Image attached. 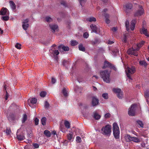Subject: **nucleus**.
<instances>
[{
    "mask_svg": "<svg viewBox=\"0 0 149 149\" xmlns=\"http://www.w3.org/2000/svg\"><path fill=\"white\" fill-rule=\"evenodd\" d=\"M136 107V106L135 104H132L131 105L128 111V114L130 116H133L134 115Z\"/></svg>",
    "mask_w": 149,
    "mask_h": 149,
    "instance_id": "7",
    "label": "nucleus"
},
{
    "mask_svg": "<svg viewBox=\"0 0 149 149\" xmlns=\"http://www.w3.org/2000/svg\"><path fill=\"white\" fill-rule=\"evenodd\" d=\"M17 138L19 140H22L25 139V137L23 135H17Z\"/></svg>",
    "mask_w": 149,
    "mask_h": 149,
    "instance_id": "33",
    "label": "nucleus"
},
{
    "mask_svg": "<svg viewBox=\"0 0 149 149\" xmlns=\"http://www.w3.org/2000/svg\"><path fill=\"white\" fill-rule=\"evenodd\" d=\"M34 122L35 124L36 125H37L39 123V120L38 119L36 118L34 120Z\"/></svg>",
    "mask_w": 149,
    "mask_h": 149,
    "instance_id": "52",
    "label": "nucleus"
},
{
    "mask_svg": "<svg viewBox=\"0 0 149 149\" xmlns=\"http://www.w3.org/2000/svg\"><path fill=\"white\" fill-rule=\"evenodd\" d=\"M139 63L141 65H144L146 67L147 65V64L146 62L144 61H139Z\"/></svg>",
    "mask_w": 149,
    "mask_h": 149,
    "instance_id": "39",
    "label": "nucleus"
},
{
    "mask_svg": "<svg viewBox=\"0 0 149 149\" xmlns=\"http://www.w3.org/2000/svg\"><path fill=\"white\" fill-rule=\"evenodd\" d=\"M132 5L131 3H128L125 5V11L127 13H128V11L129 10L131 9L132 8Z\"/></svg>",
    "mask_w": 149,
    "mask_h": 149,
    "instance_id": "17",
    "label": "nucleus"
},
{
    "mask_svg": "<svg viewBox=\"0 0 149 149\" xmlns=\"http://www.w3.org/2000/svg\"><path fill=\"white\" fill-rule=\"evenodd\" d=\"M44 106L45 107L46 109H48L49 107V104L47 101H46L45 102Z\"/></svg>",
    "mask_w": 149,
    "mask_h": 149,
    "instance_id": "48",
    "label": "nucleus"
},
{
    "mask_svg": "<svg viewBox=\"0 0 149 149\" xmlns=\"http://www.w3.org/2000/svg\"><path fill=\"white\" fill-rule=\"evenodd\" d=\"M125 139L127 142H129L132 141V137L129 134H127L125 136Z\"/></svg>",
    "mask_w": 149,
    "mask_h": 149,
    "instance_id": "20",
    "label": "nucleus"
},
{
    "mask_svg": "<svg viewBox=\"0 0 149 149\" xmlns=\"http://www.w3.org/2000/svg\"><path fill=\"white\" fill-rule=\"evenodd\" d=\"M21 45L19 43H17L15 45V47L16 48L18 49H21Z\"/></svg>",
    "mask_w": 149,
    "mask_h": 149,
    "instance_id": "43",
    "label": "nucleus"
},
{
    "mask_svg": "<svg viewBox=\"0 0 149 149\" xmlns=\"http://www.w3.org/2000/svg\"><path fill=\"white\" fill-rule=\"evenodd\" d=\"M27 116L25 114H24L23 115L22 122L23 123H24L25 121L27 120Z\"/></svg>",
    "mask_w": 149,
    "mask_h": 149,
    "instance_id": "31",
    "label": "nucleus"
},
{
    "mask_svg": "<svg viewBox=\"0 0 149 149\" xmlns=\"http://www.w3.org/2000/svg\"><path fill=\"white\" fill-rule=\"evenodd\" d=\"M106 68H108L111 69H113L115 71H116L117 70L116 68L113 64L109 61H105L104 62V66L102 67V68L104 69Z\"/></svg>",
    "mask_w": 149,
    "mask_h": 149,
    "instance_id": "6",
    "label": "nucleus"
},
{
    "mask_svg": "<svg viewBox=\"0 0 149 149\" xmlns=\"http://www.w3.org/2000/svg\"><path fill=\"white\" fill-rule=\"evenodd\" d=\"M144 41H142L139 43H137L136 45L137 47L136 48V50H137L138 51H139L140 47L144 44Z\"/></svg>",
    "mask_w": 149,
    "mask_h": 149,
    "instance_id": "22",
    "label": "nucleus"
},
{
    "mask_svg": "<svg viewBox=\"0 0 149 149\" xmlns=\"http://www.w3.org/2000/svg\"><path fill=\"white\" fill-rule=\"evenodd\" d=\"M61 4L64 6H65V2L64 1H61L60 2Z\"/></svg>",
    "mask_w": 149,
    "mask_h": 149,
    "instance_id": "58",
    "label": "nucleus"
},
{
    "mask_svg": "<svg viewBox=\"0 0 149 149\" xmlns=\"http://www.w3.org/2000/svg\"><path fill=\"white\" fill-rule=\"evenodd\" d=\"M90 27L92 29V31L94 32L97 33V28L95 25L91 24L90 25Z\"/></svg>",
    "mask_w": 149,
    "mask_h": 149,
    "instance_id": "23",
    "label": "nucleus"
},
{
    "mask_svg": "<svg viewBox=\"0 0 149 149\" xmlns=\"http://www.w3.org/2000/svg\"><path fill=\"white\" fill-rule=\"evenodd\" d=\"M102 96L105 99H107L108 98V94H102Z\"/></svg>",
    "mask_w": 149,
    "mask_h": 149,
    "instance_id": "49",
    "label": "nucleus"
},
{
    "mask_svg": "<svg viewBox=\"0 0 149 149\" xmlns=\"http://www.w3.org/2000/svg\"><path fill=\"white\" fill-rule=\"evenodd\" d=\"M10 87L8 84L6 83H4L3 91L6 93H10L11 92Z\"/></svg>",
    "mask_w": 149,
    "mask_h": 149,
    "instance_id": "9",
    "label": "nucleus"
},
{
    "mask_svg": "<svg viewBox=\"0 0 149 149\" xmlns=\"http://www.w3.org/2000/svg\"><path fill=\"white\" fill-rule=\"evenodd\" d=\"M114 43V42L112 41H111V40H108V44L110 45H111L112 44H113Z\"/></svg>",
    "mask_w": 149,
    "mask_h": 149,
    "instance_id": "63",
    "label": "nucleus"
},
{
    "mask_svg": "<svg viewBox=\"0 0 149 149\" xmlns=\"http://www.w3.org/2000/svg\"><path fill=\"white\" fill-rule=\"evenodd\" d=\"M79 50L84 52L85 51V47H83L82 44H80L79 46Z\"/></svg>",
    "mask_w": 149,
    "mask_h": 149,
    "instance_id": "29",
    "label": "nucleus"
},
{
    "mask_svg": "<svg viewBox=\"0 0 149 149\" xmlns=\"http://www.w3.org/2000/svg\"><path fill=\"white\" fill-rule=\"evenodd\" d=\"M56 81V79L54 77H52L51 83L52 84H54L55 83Z\"/></svg>",
    "mask_w": 149,
    "mask_h": 149,
    "instance_id": "50",
    "label": "nucleus"
},
{
    "mask_svg": "<svg viewBox=\"0 0 149 149\" xmlns=\"http://www.w3.org/2000/svg\"><path fill=\"white\" fill-rule=\"evenodd\" d=\"M89 34L88 33L85 32L83 34V37L84 38H88Z\"/></svg>",
    "mask_w": 149,
    "mask_h": 149,
    "instance_id": "44",
    "label": "nucleus"
},
{
    "mask_svg": "<svg viewBox=\"0 0 149 149\" xmlns=\"http://www.w3.org/2000/svg\"><path fill=\"white\" fill-rule=\"evenodd\" d=\"M49 26L51 29V31L53 33H54L56 30H57L58 26L57 25L54 24H49Z\"/></svg>",
    "mask_w": 149,
    "mask_h": 149,
    "instance_id": "13",
    "label": "nucleus"
},
{
    "mask_svg": "<svg viewBox=\"0 0 149 149\" xmlns=\"http://www.w3.org/2000/svg\"><path fill=\"white\" fill-rule=\"evenodd\" d=\"M117 30V28L115 27H113L112 29H111V30L112 31H113V32H115Z\"/></svg>",
    "mask_w": 149,
    "mask_h": 149,
    "instance_id": "59",
    "label": "nucleus"
},
{
    "mask_svg": "<svg viewBox=\"0 0 149 149\" xmlns=\"http://www.w3.org/2000/svg\"><path fill=\"white\" fill-rule=\"evenodd\" d=\"M106 19H109V15L108 14H105L104 15Z\"/></svg>",
    "mask_w": 149,
    "mask_h": 149,
    "instance_id": "61",
    "label": "nucleus"
},
{
    "mask_svg": "<svg viewBox=\"0 0 149 149\" xmlns=\"http://www.w3.org/2000/svg\"><path fill=\"white\" fill-rule=\"evenodd\" d=\"M111 127L109 125H107L104 127L102 128L103 133L104 134L109 136L111 132Z\"/></svg>",
    "mask_w": 149,
    "mask_h": 149,
    "instance_id": "5",
    "label": "nucleus"
},
{
    "mask_svg": "<svg viewBox=\"0 0 149 149\" xmlns=\"http://www.w3.org/2000/svg\"><path fill=\"white\" fill-rule=\"evenodd\" d=\"M136 22V19L132 20L131 22V25L130 28L129 21L127 20L125 22V26L127 30L128 31L130 30V29L132 31L134 29Z\"/></svg>",
    "mask_w": 149,
    "mask_h": 149,
    "instance_id": "2",
    "label": "nucleus"
},
{
    "mask_svg": "<svg viewBox=\"0 0 149 149\" xmlns=\"http://www.w3.org/2000/svg\"><path fill=\"white\" fill-rule=\"evenodd\" d=\"M37 99L35 98H30L29 100V102H30L32 104H36L37 102Z\"/></svg>",
    "mask_w": 149,
    "mask_h": 149,
    "instance_id": "21",
    "label": "nucleus"
},
{
    "mask_svg": "<svg viewBox=\"0 0 149 149\" xmlns=\"http://www.w3.org/2000/svg\"><path fill=\"white\" fill-rule=\"evenodd\" d=\"M70 123L68 121L66 120V128L68 129L70 128Z\"/></svg>",
    "mask_w": 149,
    "mask_h": 149,
    "instance_id": "42",
    "label": "nucleus"
},
{
    "mask_svg": "<svg viewBox=\"0 0 149 149\" xmlns=\"http://www.w3.org/2000/svg\"><path fill=\"white\" fill-rule=\"evenodd\" d=\"M71 26V24L70 21L68 20L67 22L66 21V27L68 29H70Z\"/></svg>",
    "mask_w": 149,
    "mask_h": 149,
    "instance_id": "25",
    "label": "nucleus"
},
{
    "mask_svg": "<svg viewBox=\"0 0 149 149\" xmlns=\"http://www.w3.org/2000/svg\"><path fill=\"white\" fill-rule=\"evenodd\" d=\"M127 36L125 35L122 38V41L123 42L126 43L127 42Z\"/></svg>",
    "mask_w": 149,
    "mask_h": 149,
    "instance_id": "40",
    "label": "nucleus"
},
{
    "mask_svg": "<svg viewBox=\"0 0 149 149\" xmlns=\"http://www.w3.org/2000/svg\"><path fill=\"white\" fill-rule=\"evenodd\" d=\"M0 15H9L8 10L6 8L3 7L0 11Z\"/></svg>",
    "mask_w": 149,
    "mask_h": 149,
    "instance_id": "12",
    "label": "nucleus"
},
{
    "mask_svg": "<svg viewBox=\"0 0 149 149\" xmlns=\"http://www.w3.org/2000/svg\"><path fill=\"white\" fill-rule=\"evenodd\" d=\"M140 33L141 34H143L147 37H149V34L148 33L147 29L145 28L143 26L141 29H140Z\"/></svg>",
    "mask_w": 149,
    "mask_h": 149,
    "instance_id": "14",
    "label": "nucleus"
},
{
    "mask_svg": "<svg viewBox=\"0 0 149 149\" xmlns=\"http://www.w3.org/2000/svg\"><path fill=\"white\" fill-rule=\"evenodd\" d=\"M113 130L114 137L116 139L119 138V137L120 131L119 127L116 123H114L113 124Z\"/></svg>",
    "mask_w": 149,
    "mask_h": 149,
    "instance_id": "4",
    "label": "nucleus"
},
{
    "mask_svg": "<svg viewBox=\"0 0 149 149\" xmlns=\"http://www.w3.org/2000/svg\"><path fill=\"white\" fill-rule=\"evenodd\" d=\"M86 1V0H79V3L82 6H83L82 4L85 2Z\"/></svg>",
    "mask_w": 149,
    "mask_h": 149,
    "instance_id": "55",
    "label": "nucleus"
},
{
    "mask_svg": "<svg viewBox=\"0 0 149 149\" xmlns=\"http://www.w3.org/2000/svg\"><path fill=\"white\" fill-rule=\"evenodd\" d=\"M113 92L115 93H122L123 92L121 90L118 88H114L112 89Z\"/></svg>",
    "mask_w": 149,
    "mask_h": 149,
    "instance_id": "19",
    "label": "nucleus"
},
{
    "mask_svg": "<svg viewBox=\"0 0 149 149\" xmlns=\"http://www.w3.org/2000/svg\"><path fill=\"white\" fill-rule=\"evenodd\" d=\"M105 22L107 24H108L110 22V21L109 19L107 18L106 19Z\"/></svg>",
    "mask_w": 149,
    "mask_h": 149,
    "instance_id": "64",
    "label": "nucleus"
},
{
    "mask_svg": "<svg viewBox=\"0 0 149 149\" xmlns=\"http://www.w3.org/2000/svg\"><path fill=\"white\" fill-rule=\"evenodd\" d=\"M127 77L129 79L132 80L130 74H132L134 73L136 71V68L134 66H131L130 67H128L125 70Z\"/></svg>",
    "mask_w": 149,
    "mask_h": 149,
    "instance_id": "3",
    "label": "nucleus"
},
{
    "mask_svg": "<svg viewBox=\"0 0 149 149\" xmlns=\"http://www.w3.org/2000/svg\"><path fill=\"white\" fill-rule=\"evenodd\" d=\"M132 141H133L135 143H139L140 141V140L137 137H132Z\"/></svg>",
    "mask_w": 149,
    "mask_h": 149,
    "instance_id": "26",
    "label": "nucleus"
},
{
    "mask_svg": "<svg viewBox=\"0 0 149 149\" xmlns=\"http://www.w3.org/2000/svg\"><path fill=\"white\" fill-rule=\"evenodd\" d=\"M117 96L120 99H122L123 97V94H117Z\"/></svg>",
    "mask_w": 149,
    "mask_h": 149,
    "instance_id": "46",
    "label": "nucleus"
},
{
    "mask_svg": "<svg viewBox=\"0 0 149 149\" xmlns=\"http://www.w3.org/2000/svg\"><path fill=\"white\" fill-rule=\"evenodd\" d=\"M10 5L13 10H15L16 8V5L14 2L12 1H10L9 2Z\"/></svg>",
    "mask_w": 149,
    "mask_h": 149,
    "instance_id": "27",
    "label": "nucleus"
},
{
    "mask_svg": "<svg viewBox=\"0 0 149 149\" xmlns=\"http://www.w3.org/2000/svg\"><path fill=\"white\" fill-rule=\"evenodd\" d=\"M27 135L29 137H32V136H33V134H32V132H31L30 133V134H27Z\"/></svg>",
    "mask_w": 149,
    "mask_h": 149,
    "instance_id": "62",
    "label": "nucleus"
},
{
    "mask_svg": "<svg viewBox=\"0 0 149 149\" xmlns=\"http://www.w3.org/2000/svg\"><path fill=\"white\" fill-rule=\"evenodd\" d=\"M93 117L95 119L98 120L100 118L101 116L95 112L94 113Z\"/></svg>",
    "mask_w": 149,
    "mask_h": 149,
    "instance_id": "28",
    "label": "nucleus"
},
{
    "mask_svg": "<svg viewBox=\"0 0 149 149\" xmlns=\"http://www.w3.org/2000/svg\"><path fill=\"white\" fill-rule=\"evenodd\" d=\"M87 20L90 22L93 21L95 22L96 21V19L93 17H91L88 18Z\"/></svg>",
    "mask_w": 149,
    "mask_h": 149,
    "instance_id": "37",
    "label": "nucleus"
},
{
    "mask_svg": "<svg viewBox=\"0 0 149 149\" xmlns=\"http://www.w3.org/2000/svg\"><path fill=\"white\" fill-rule=\"evenodd\" d=\"M111 72V71L106 70L102 71L100 73L101 78L103 79L104 81L107 83L110 82V77Z\"/></svg>",
    "mask_w": 149,
    "mask_h": 149,
    "instance_id": "1",
    "label": "nucleus"
},
{
    "mask_svg": "<svg viewBox=\"0 0 149 149\" xmlns=\"http://www.w3.org/2000/svg\"><path fill=\"white\" fill-rule=\"evenodd\" d=\"M40 96L41 97L43 98L46 96V94H40Z\"/></svg>",
    "mask_w": 149,
    "mask_h": 149,
    "instance_id": "60",
    "label": "nucleus"
},
{
    "mask_svg": "<svg viewBox=\"0 0 149 149\" xmlns=\"http://www.w3.org/2000/svg\"><path fill=\"white\" fill-rule=\"evenodd\" d=\"M98 42V40L97 39H95L92 42L93 45H94L97 43Z\"/></svg>",
    "mask_w": 149,
    "mask_h": 149,
    "instance_id": "53",
    "label": "nucleus"
},
{
    "mask_svg": "<svg viewBox=\"0 0 149 149\" xmlns=\"http://www.w3.org/2000/svg\"><path fill=\"white\" fill-rule=\"evenodd\" d=\"M44 134L47 137H50L51 136V133L49 131L46 130L44 131Z\"/></svg>",
    "mask_w": 149,
    "mask_h": 149,
    "instance_id": "34",
    "label": "nucleus"
},
{
    "mask_svg": "<svg viewBox=\"0 0 149 149\" xmlns=\"http://www.w3.org/2000/svg\"><path fill=\"white\" fill-rule=\"evenodd\" d=\"M137 50L133 48L129 49L127 51V53L128 54H131L136 56L138 55Z\"/></svg>",
    "mask_w": 149,
    "mask_h": 149,
    "instance_id": "10",
    "label": "nucleus"
},
{
    "mask_svg": "<svg viewBox=\"0 0 149 149\" xmlns=\"http://www.w3.org/2000/svg\"><path fill=\"white\" fill-rule=\"evenodd\" d=\"M9 15H6V16H3L2 17V19L4 21H7L9 19Z\"/></svg>",
    "mask_w": 149,
    "mask_h": 149,
    "instance_id": "41",
    "label": "nucleus"
},
{
    "mask_svg": "<svg viewBox=\"0 0 149 149\" xmlns=\"http://www.w3.org/2000/svg\"><path fill=\"white\" fill-rule=\"evenodd\" d=\"M139 9L136 11L134 14V16L135 17L141 16L144 13V10L142 6H139Z\"/></svg>",
    "mask_w": 149,
    "mask_h": 149,
    "instance_id": "8",
    "label": "nucleus"
},
{
    "mask_svg": "<svg viewBox=\"0 0 149 149\" xmlns=\"http://www.w3.org/2000/svg\"><path fill=\"white\" fill-rule=\"evenodd\" d=\"M119 49L117 48H116L115 49L112 51V52L114 54H116L119 52Z\"/></svg>",
    "mask_w": 149,
    "mask_h": 149,
    "instance_id": "47",
    "label": "nucleus"
},
{
    "mask_svg": "<svg viewBox=\"0 0 149 149\" xmlns=\"http://www.w3.org/2000/svg\"><path fill=\"white\" fill-rule=\"evenodd\" d=\"M50 52L51 53V56L52 57H55V58H56V56L59 53V52L58 50H52V52L50 51ZM56 57H57V56Z\"/></svg>",
    "mask_w": 149,
    "mask_h": 149,
    "instance_id": "16",
    "label": "nucleus"
},
{
    "mask_svg": "<svg viewBox=\"0 0 149 149\" xmlns=\"http://www.w3.org/2000/svg\"><path fill=\"white\" fill-rule=\"evenodd\" d=\"M42 124L43 125H45L46 124V119L45 117H43L41 119Z\"/></svg>",
    "mask_w": 149,
    "mask_h": 149,
    "instance_id": "35",
    "label": "nucleus"
},
{
    "mask_svg": "<svg viewBox=\"0 0 149 149\" xmlns=\"http://www.w3.org/2000/svg\"><path fill=\"white\" fill-rule=\"evenodd\" d=\"M67 137L68 140L70 141H72L73 140L74 138L73 133L71 132L68 134L67 135Z\"/></svg>",
    "mask_w": 149,
    "mask_h": 149,
    "instance_id": "15",
    "label": "nucleus"
},
{
    "mask_svg": "<svg viewBox=\"0 0 149 149\" xmlns=\"http://www.w3.org/2000/svg\"><path fill=\"white\" fill-rule=\"evenodd\" d=\"M137 123L139 125L140 127L141 128H143V124L142 122L140 120H137Z\"/></svg>",
    "mask_w": 149,
    "mask_h": 149,
    "instance_id": "38",
    "label": "nucleus"
},
{
    "mask_svg": "<svg viewBox=\"0 0 149 149\" xmlns=\"http://www.w3.org/2000/svg\"><path fill=\"white\" fill-rule=\"evenodd\" d=\"M76 141L77 142H80L81 141V138L79 136L77 137Z\"/></svg>",
    "mask_w": 149,
    "mask_h": 149,
    "instance_id": "54",
    "label": "nucleus"
},
{
    "mask_svg": "<svg viewBox=\"0 0 149 149\" xmlns=\"http://www.w3.org/2000/svg\"><path fill=\"white\" fill-rule=\"evenodd\" d=\"M29 22V19H24L22 20V23L23 24H26Z\"/></svg>",
    "mask_w": 149,
    "mask_h": 149,
    "instance_id": "45",
    "label": "nucleus"
},
{
    "mask_svg": "<svg viewBox=\"0 0 149 149\" xmlns=\"http://www.w3.org/2000/svg\"><path fill=\"white\" fill-rule=\"evenodd\" d=\"M45 20L48 22H50L52 21V19L49 16H47L45 17Z\"/></svg>",
    "mask_w": 149,
    "mask_h": 149,
    "instance_id": "36",
    "label": "nucleus"
},
{
    "mask_svg": "<svg viewBox=\"0 0 149 149\" xmlns=\"http://www.w3.org/2000/svg\"><path fill=\"white\" fill-rule=\"evenodd\" d=\"M99 100L96 97H92V105L93 107L96 106L99 104Z\"/></svg>",
    "mask_w": 149,
    "mask_h": 149,
    "instance_id": "11",
    "label": "nucleus"
},
{
    "mask_svg": "<svg viewBox=\"0 0 149 149\" xmlns=\"http://www.w3.org/2000/svg\"><path fill=\"white\" fill-rule=\"evenodd\" d=\"M11 132L10 129H7L6 130V133L7 135H9Z\"/></svg>",
    "mask_w": 149,
    "mask_h": 149,
    "instance_id": "51",
    "label": "nucleus"
},
{
    "mask_svg": "<svg viewBox=\"0 0 149 149\" xmlns=\"http://www.w3.org/2000/svg\"><path fill=\"white\" fill-rule=\"evenodd\" d=\"M58 49L61 52L65 51V46L63 45H60L58 47Z\"/></svg>",
    "mask_w": 149,
    "mask_h": 149,
    "instance_id": "24",
    "label": "nucleus"
},
{
    "mask_svg": "<svg viewBox=\"0 0 149 149\" xmlns=\"http://www.w3.org/2000/svg\"><path fill=\"white\" fill-rule=\"evenodd\" d=\"M110 114L109 113H107L104 115V117L106 118H108L110 117Z\"/></svg>",
    "mask_w": 149,
    "mask_h": 149,
    "instance_id": "56",
    "label": "nucleus"
},
{
    "mask_svg": "<svg viewBox=\"0 0 149 149\" xmlns=\"http://www.w3.org/2000/svg\"><path fill=\"white\" fill-rule=\"evenodd\" d=\"M33 145L35 148H38L39 147L38 144L37 143H34L33 144Z\"/></svg>",
    "mask_w": 149,
    "mask_h": 149,
    "instance_id": "57",
    "label": "nucleus"
},
{
    "mask_svg": "<svg viewBox=\"0 0 149 149\" xmlns=\"http://www.w3.org/2000/svg\"><path fill=\"white\" fill-rule=\"evenodd\" d=\"M78 42L75 40H72L71 41V44L72 46L76 45H78Z\"/></svg>",
    "mask_w": 149,
    "mask_h": 149,
    "instance_id": "30",
    "label": "nucleus"
},
{
    "mask_svg": "<svg viewBox=\"0 0 149 149\" xmlns=\"http://www.w3.org/2000/svg\"><path fill=\"white\" fill-rule=\"evenodd\" d=\"M29 26V24H23L22 25V27L23 29L25 30H26L28 28Z\"/></svg>",
    "mask_w": 149,
    "mask_h": 149,
    "instance_id": "32",
    "label": "nucleus"
},
{
    "mask_svg": "<svg viewBox=\"0 0 149 149\" xmlns=\"http://www.w3.org/2000/svg\"><path fill=\"white\" fill-rule=\"evenodd\" d=\"M65 121H64L62 122L60 124V129L63 132H65Z\"/></svg>",
    "mask_w": 149,
    "mask_h": 149,
    "instance_id": "18",
    "label": "nucleus"
}]
</instances>
